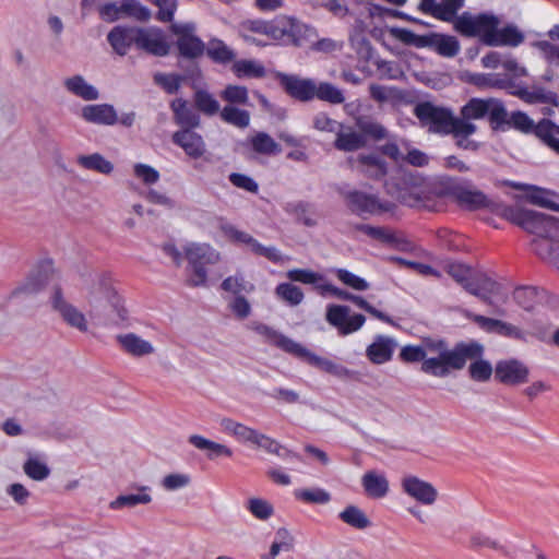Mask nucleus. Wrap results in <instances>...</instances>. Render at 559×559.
Listing matches in <instances>:
<instances>
[{
  "mask_svg": "<svg viewBox=\"0 0 559 559\" xmlns=\"http://www.w3.org/2000/svg\"><path fill=\"white\" fill-rule=\"evenodd\" d=\"M219 229L228 240L246 246L253 254L264 257L272 262L283 261V255L277 248L263 246L251 235L237 229L234 225L222 223Z\"/></svg>",
  "mask_w": 559,
  "mask_h": 559,
  "instance_id": "nucleus-8",
  "label": "nucleus"
},
{
  "mask_svg": "<svg viewBox=\"0 0 559 559\" xmlns=\"http://www.w3.org/2000/svg\"><path fill=\"white\" fill-rule=\"evenodd\" d=\"M49 305L51 310L69 328L78 330L81 333H87L90 331V322L85 313L68 300L61 287H52L49 296Z\"/></svg>",
  "mask_w": 559,
  "mask_h": 559,
  "instance_id": "nucleus-5",
  "label": "nucleus"
},
{
  "mask_svg": "<svg viewBox=\"0 0 559 559\" xmlns=\"http://www.w3.org/2000/svg\"><path fill=\"white\" fill-rule=\"evenodd\" d=\"M231 71L239 79H259L265 75V68L259 61L252 59L235 61Z\"/></svg>",
  "mask_w": 559,
  "mask_h": 559,
  "instance_id": "nucleus-35",
  "label": "nucleus"
},
{
  "mask_svg": "<svg viewBox=\"0 0 559 559\" xmlns=\"http://www.w3.org/2000/svg\"><path fill=\"white\" fill-rule=\"evenodd\" d=\"M171 141L181 147L187 156L193 159L201 158L206 152V144L203 136L193 129H179L171 135Z\"/></svg>",
  "mask_w": 559,
  "mask_h": 559,
  "instance_id": "nucleus-19",
  "label": "nucleus"
},
{
  "mask_svg": "<svg viewBox=\"0 0 559 559\" xmlns=\"http://www.w3.org/2000/svg\"><path fill=\"white\" fill-rule=\"evenodd\" d=\"M188 261L187 284L191 287H204L207 284L206 265L217 264L222 254L214 247L205 242H191L183 249Z\"/></svg>",
  "mask_w": 559,
  "mask_h": 559,
  "instance_id": "nucleus-4",
  "label": "nucleus"
},
{
  "mask_svg": "<svg viewBox=\"0 0 559 559\" xmlns=\"http://www.w3.org/2000/svg\"><path fill=\"white\" fill-rule=\"evenodd\" d=\"M512 94L530 104L545 103L558 106L557 96L539 87H533L532 90L520 87L512 92Z\"/></svg>",
  "mask_w": 559,
  "mask_h": 559,
  "instance_id": "nucleus-38",
  "label": "nucleus"
},
{
  "mask_svg": "<svg viewBox=\"0 0 559 559\" xmlns=\"http://www.w3.org/2000/svg\"><path fill=\"white\" fill-rule=\"evenodd\" d=\"M170 108L174 112L175 122L180 126V129L190 128L194 129L200 126V117L188 103L182 98H175L170 103Z\"/></svg>",
  "mask_w": 559,
  "mask_h": 559,
  "instance_id": "nucleus-30",
  "label": "nucleus"
},
{
  "mask_svg": "<svg viewBox=\"0 0 559 559\" xmlns=\"http://www.w3.org/2000/svg\"><path fill=\"white\" fill-rule=\"evenodd\" d=\"M305 25L293 17L283 16V41L286 44L299 45Z\"/></svg>",
  "mask_w": 559,
  "mask_h": 559,
  "instance_id": "nucleus-53",
  "label": "nucleus"
},
{
  "mask_svg": "<svg viewBox=\"0 0 559 559\" xmlns=\"http://www.w3.org/2000/svg\"><path fill=\"white\" fill-rule=\"evenodd\" d=\"M361 484L366 495L370 498L381 499L389 492V480L384 474L369 471L361 477Z\"/></svg>",
  "mask_w": 559,
  "mask_h": 559,
  "instance_id": "nucleus-29",
  "label": "nucleus"
},
{
  "mask_svg": "<svg viewBox=\"0 0 559 559\" xmlns=\"http://www.w3.org/2000/svg\"><path fill=\"white\" fill-rule=\"evenodd\" d=\"M401 488L404 493L424 506H432L439 497L437 488L415 475H405L401 479Z\"/></svg>",
  "mask_w": 559,
  "mask_h": 559,
  "instance_id": "nucleus-11",
  "label": "nucleus"
},
{
  "mask_svg": "<svg viewBox=\"0 0 559 559\" xmlns=\"http://www.w3.org/2000/svg\"><path fill=\"white\" fill-rule=\"evenodd\" d=\"M120 9H122V16L133 17L138 21H147L151 17L150 10L138 0H122Z\"/></svg>",
  "mask_w": 559,
  "mask_h": 559,
  "instance_id": "nucleus-58",
  "label": "nucleus"
},
{
  "mask_svg": "<svg viewBox=\"0 0 559 559\" xmlns=\"http://www.w3.org/2000/svg\"><path fill=\"white\" fill-rule=\"evenodd\" d=\"M334 146L338 151L354 152L366 146L367 139L364 134L352 128H344L341 124L338 132L335 134Z\"/></svg>",
  "mask_w": 559,
  "mask_h": 559,
  "instance_id": "nucleus-28",
  "label": "nucleus"
},
{
  "mask_svg": "<svg viewBox=\"0 0 559 559\" xmlns=\"http://www.w3.org/2000/svg\"><path fill=\"white\" fill-rule=\"evenodd\" d=\"M297 499L307 503L326 504L331 501V495L322 488H305L295 492Z\"/></svg>",
  "mask_w": 559,
  "mask_h": 559,
  "instance_id": "nucleus-57",
  "label": "nucleus"
},
{
  "mask_svg": "<svg viewBox=\"0 0 559 559\" xmlns=\"http://www.w3.org/2000/svg\"><path fill=\"white\" fill-rule=\"evenodd\" d=\"M325 320L337 329L341 335H348L358 331L364 325L366 318L360 313L352 314L348 306L329 305Z\"/></svg>",
  "mask_w": 559,
  "mask_h": 559,
  "instance_id": "nucleus-9",
  "label": "nucleus"
},
{
  "mask_svg": "<svg viewBox=\"0 0 559 559\" xmlns=\"http://www.w3.org/2000/svg\"><path fill=\"white\" fill-rule=\"evenodd\" d=\"M508 123L521 132L536 134L537 123L522 111L512 112Z\"/></svg>",
  "mask_w": 559,
  "mask_h": 559,
  "instance_id": "nucleus-62",
  "label": "nucleus"
},
{
  "mask_svg": "<svg viewBox=\"0 0 559 559\" xmlns=\"http://www.w3.org/2000/svg\"><path fill=\"white\" fill-rule=\"evenodd\" d=\"M530 369L518 359H504L496 364L495 377L506 385H520L527 382Z\"/></svg>",
  "mask_w": 559,
  "mask_h": 559,
  "instance_id": "nucleus-14",
  "label": "nucleus"
},
{
  "mask_svg": "<svg viewBox=\"0 0 559 559\" xmlns=\"http://www.w3.org/2000/svg\"><path fill=\"white\" fill-rule=\"evenodd\" d=\"M193 100L197 109L205 116H215L221 111L218 100L207 91L198 90L193 95Z\"/></svg>",
  "mask_w": 559,
  "mask_h": 559,
  "instance_id": "nucleus-43",
  "label": "nucleus"
},
{
  "mask_svg": "<svg viewBox=\"0 0 559 559\" xmlns=\"http://www.w3.org/2000/svg\"><path fill=\"white\" fill-rule=\"evenodd\" d=\"M347 207L357 215H376L383 212L385 209L373 194L364 193L360 191H347L344 194Z\"/></svg>",
  "mask_w": 559,
  "mask_h": 559,
  "instance_id": "nucleus-18",
  "label": "nucleus"
},
{
  "mask_svg": "<svg viewBox=\"0 0 559 559\" xmlns=\"http://www.w3.org/2000/svg\"><path fill=\"white\" fill-rule=\"evenodd\" d=\"M338 518L345 524L356 530H366L372 524L367 514L354 504L347 506L342 512H340Z\"/></svg>",
  "mask_w": 559,
  "mask_h": 559,
  "instance_id": "nucleus-37",
  "label": "nucleus"
},
{
  "mask_svg": "<svg viewBox=\"0 0 559 559\" xmlns=\"http://www.w3.org/2000/svg\"><path fill=\"white\" fill-rule=\"evenodd\" d=\"M116 341L122 352L133 358H144L156 353V346L150 340L134 332L118 334Z\"/></svg>",
  "mask_w": 559,
  "mask_h": 559,
  "instance_id": "nucleus-16",
  "label": "nucleus"
},
{
  "mask_svg": "<svg viewBox=\"0 0 559 559\" xmlns=\"http://www.w3.org/2000/svg\"><path fill=\"white\" fill-rule=\"evenodd\" d=\"M469 547L475 550L488 548L496 550L506 557L511 556V552L506 545L501 544L498 539L493 538L492 536L481 532H477L471 535Z\"/></svg>",
  "mask_w": 559,
  "mask_h": 559,
  "instance_id": "nucleus-36",
  "label": "nucleus"
},
{
  "mask_svg": "<svg viewBox=\"0 0 559 559\" xmlns=\"http://www.w3.org/2000/svg\"><path fill=\"white\" fill-rule=\"evenodd\" d=\"M136 489V493L119 495L115 500L110 501L109 508L111 510H121L124 508L132 509L139 504H150L153 500L150 487L139 486Z\"/></svg>",
  "mask_w": 559,
  "mask_h": 559,
  "instance_id": "nucleus-31",
  "label": "nucleus"
},
{
  "mask_svg": "<svg viewBox=\"0 0 559 559\" xmlns=\"http://www.w3.org/2000/svg\"><path fill=\"white\" fill-rule=\"evenodd\" d=\"M249 328L260 335L264 342L278 347L280 349L308 362L309 365L319 368L320 370L330 373L341 380L353 379L355 372L349 370L343 365L336 364L330 359L317 356L300 343L285 336L273 328L261 323L251 322Z\"/></svg>",
  "mask_w": 559,
  "mask_h": 559,
  "instance_id": "nucleus-3",
  "label": "nucleus"
},
{
  "mask_svg": "<svg viewBox=\"0 0 559 559\" xmlns=\"http://www.w3.org/2000/svg\"><path fill=\"white\" fill-rule=\"evenodd\" d=\"M248 509L257 519L262 521L270 519L274 513L273 506L260 498L250 499L248 501Z\"/></svg>",
  "mask_w": 559,
  "mask_h": 559,
  "instance_id": "nucleus-64",
  "label": "nucleus"
},
{
  "mask_svg": "<svg viewBox=\"0 0 559 559\" xmlns=\"http://www.w3.org/2000/svg\"><path fill=\"white\" fill-rule=\"evenodd\" d=\"M502 214L508 221L533 234L534 251L559 267V218L520 206H508Z\"/></svg>",
  "mask_w": 559,
  "mask_h": 559,
  "instance_id": "nucleus-1",
  "label": "nucleus"
},
{
  "mask_svg": "<svg viewBox=\"0 0 559 559\" xmlns=\"http://www.w3.org/2000/svg\"><path fill=\"white\" fill-rule=\"evenodd\" d=\"M66 91L85 102H93L99 98V91L81 74H75L63 80Z\"/></svg>",
  "mask_w": 559,
  "mask_h": 559,
  "instance_id": "nucleus-27",
  "label": "nucleus"
},
{
  "mask_svg": "<svg viewBox=\"0 0 559 559\" xmlns=\"http://www.w3.org/2000/svg\"><path fill=\"white\" fill-rule=\"evenodd\" d=\"M535 135L559 155V126L549 119H542L537 123Z\"/></svg>",
  "mask_w": 559,
  "mask_h": 559,
  "instance_id": "nucleus-34",
  "label": "nucleus"
},
{
  "mask_svg": "<svg viewBox=\"0 0 559 559\" xmlns=\"http://www.w3.org/2000/svg\"><path fill=\"white\" fill-rule=\"evenodd\" d=\"M481 355L483 353L477 358L471 359L468 374L474 381L487 382L491 378L493 369L489 361L480 358Z\"/></svg>",
  "mask_w": 559,
  "mask_h": 559,
  "instance_id": "nucleus-50",
  "label": "nucleus"
},
{
  "mask_svg": "<svg viewBox=\"0 0 559 559\" xmlns=\"http://www.w3.org/2000/svg\"><path fill=\"white\" fill-rule=\"evenodd\" d=\"M511 186L518 190H526L525 198L530 203L559 212V204L556 202L558 195L555 192L524 183H512Z\"/></svg>",
  "mask_w": 559,
  "mask_h": 559,
  "instance_id": "nucleus-25",
  "label": "nucleus"
},
{
  "mask_svg": "<svg viewBox=\"0 0 559 559\" xmlns=\"http://www.w3.org/2000/svg\"><path fill=\"white\" fill-rule=\"evenodd\" d=\"M314 97L331 104H342L345 100L343 92L328 82L316 84Z\"/></svg>",
  "mask_w": 559,
  "mask_h": 559,
  "instance_id": "nucleus-56",
  "label": "nucleus"
},
{
  "mask_svg": "<svg viewBox=\"0 0 559 559\" xmlns=\"http://www.w3.org/2000/svg\"><path fill=\"white\" fill-rule=\"evenodd\" d=\"M277 79L292 97L301 102L314 98L317 83L313 80L283 73L277 74Z\"/></svg>",
  "mask_w": 559,
  "mask_h": 559,
  "instance_id": "nucleus-20",
  "label": "nucleus"
},
{
  "mask_svg": "<svg viewBox=\"0 0 559 559\" xmlns=\"http://www.w3.org/2000/svg\"><path fill=\"white\" fill-rule=\"evenodd\" d=\"M415 115L429 131L456 136V119L452 111L431 103H420L415 107Z\"/></svg>",
  "mask_w": 559,
  "mask_h": 559,
  "instance_id": "nucleus-6",
  "label": "nucleus"
},
{
  "mask_svg": "<svg viewBox=\"0 0 559 559\" xmlns=\"http://www.w3.org/2000/svg\"><path fill=\"white\" fill-rule=\"evenodd\" d=\"M356 124L360 133L365 136L368 135L374 140H382L388 138L386 129L381 123L372 119L360 117L357 119Z\"/></svg>",
  "mask_w": 559,
  "mask_h": 559,
  "instance_id": "nucleus-52",
  "label": "nucleus"
},
{
  "mask_svg": "<svg viewBox=\"0 0 559 559\" xmlns=\"http://www.w3.org/2000/svg\"><path fill=\"white\" fill-rule=\"evenodd\" d=\"M397 346L394 338L383 335L376 336L374 341L367 347L366 356L376 365L385 364L391 360Z\"/></svg>",
  "mask_w": 559,
  "mask_h": 559,
  "instance_id": "nucleus-24",
  "label": "nucleus"
},
{
  "mask_svg": "<svg viewBox=\"0 0 559 559\" xmlns=\"http://www.w3.org/2000/svg\"><path fill=\"white\" fill-rule=\"evenodd\" d=\"M219 426L227 436L242 444H251L257 448L261 444L264 433L229 417L219 420Z\"/></svg>",
  "mask_w": 559,
  "mask_h": 559,
  "instance_id": "nucleus-15",
  "label": "nucleus"
},
{
  "mask_svg": "<svg viewBox=\"0 0 559 559\" xmlns=\"http://www.w3.org/2000/svg\"><path fill=\"white\" fill-rule=\"evenodd\" d=\"M284 210L287 214L293 215L297 222L307 227H314L318 225V215L313 207L307 202H288L285 204Z\"/></svg>",
  "mask_w": 559,
  "mask_h": 559,
  "instance_id": "nucleus-32",
  "label": "nucleus"
},
{
  "mask_svg": "<svg viewBox=\"0 0 559 559\" xmlns=\"http://www.w3.org/2000/svg\"><path fill=\"white\" fill-rule=\"evenodd\" d=\"M495 40H491L492 47L511 46L516 47L524 40V35L514 25H508L502 28L498 26Z\"/></svg>",
  "mask_w": 559,
  "mask_h": 559,
  "instance_id": "nucleus-40",
  "label": "nucleus"
},
{
  "mask_svg": "<svg viewBox=\"0 0 559 559\" xmlns=\"http://www.w3.org/2000/svg\"><path fill=\"white\" fill-rule=\"evenodd\" d=\"M221 98L228 103V105H247L249 94L246 86L229 84L219 94Z\"/></svg>",
  "mask_w": 559,
  "mask_h": 559,
  "instance_id": "nucleus-55",
  "label": "nucleus"
},
{
  "mask_svg": "<svg viewBox=\"0 0 559 559\" xmlns=\"http://www.w3.org/2000/svg\"><path fill=\"white\" fill-rule=\"evenodd\" d=\"M207 56L215 62L227 63L235 59L236 53L222 40L213 39L206 48Z\"/></svg>",
  "mask_w": 559,
  "mask_h": 559,
  "instance_id": "nucleus-48",
  "label": "nucleus"
},
{
  "mask_svg": "<svg viewBox=\"0 0 559 559\" xmlns=\"http://www.w3.org/2000/svg\"><path fill=\"white\" fill-rule=\"evenodd\" d=\"M389 33L395 39L417 48L426 47L429 45V37L417 35L406 28L391 27Z\"/></svg>",
  "mask_w": 559,
  "mask_h": 559,
  "instance_id": "nucleus-49",
  "label": "nucleus"
},
{
  "mask_svg": "<svg viewBox=\"0 0 559 559\" xmlns=\"http://www.w3.org/2000/svg\"><path fill=\"white\" fill-rule=\"evenodd\" d=\"M136 47L157 57L167 56L170 50L165 33L157 27H138Z\"/></svg>",
  "mask_w": 559,
  "mask_h": 559,
  "instance_id": "nucleus-13",
  "label": "nucleus"
},
{
  "mask_svg": "<svg viewBox=\"0 0 559 559\" xmlns=\"http://www.w3.org/2000/svg\"><path fill=\"white\" fill-rule=\"evenodd\" d=\"M107 39L119 56H124L131 45L136 46L138 27L116 26L109 32Z\"/></svg>",
  "mask_w": 559,
  "mask_h": 559,
  "instance_id": "nucleus-26",
  "label": "nucleus"
},
{
  "mask_svg": "<svg viewBox=\"0 0 559 559\" xmlns=\"http://www.w3.org/2000/svg\"><path fill=\"white\" fill-rule=\"evenodd\" d=\"M450 194L463 207L478 210L489 205L487 197L472 183H455L450 188Z\"/></svg>",
  "mask_w": 559,
  "mask_h": 559,
  "instance_id": "nucleus-17",
  "label": "nucleus"
},
{
  "mask_svg": "<svg viewBox=\"0 0 559 559\" xmlns=\"http://www.w3.org/2000/svg\"><path fill=\"white\" fill-rule=\"evenodd\" d=\"M191 484V477L185 473H171L163 477L160 486L166 491H175L188 487Z\"/></svg>",
  "mask_w": 559,
  "mask_h": 559,
  "instance_id": "nucleus-61",
  "label": "nucleus"
},
{
  "mask_svg": "<svg viewBox=\"0 0 559 559\" xmlns=\"http://www.w3.org/2000/svg\"><path fill=\"white\" fill-rule=\"evenodd\" d=\"M295 545L293 534L286 527H280L275 533L270 554L264 559H275L281 551H292Z\"/></svg>",
  "mask_w": 559,
  "mask_h": 559,
  "instance_id": "nucleus-42",
  "label": "nucleus"
},
{
  "mask_svg": "<svg viewBox=\"0 0 559 559\" xmlns=\"http://www.w3.org/2000/svg\"><path fill=\"white\" fill-rule=\"evenodd\" d=\"M447 273L457 283L460 284L465 290L468 289L472 280L475 275V271L469 269L468 266L456 263V262H450L444 266Z\"/></svg>",
  "mask_w": 559,
  "mask_h": 559,
  "instance_id": "nucleus-47",
  "label": "nucleus"
},
{
  "mask_svg": "<svg viewBox=\"0 0 559 559\" xmlns=\"http://www.w3.org/2000/svg\"><path fill=\"white\" fill-rule=\"evenodd\" d=\"M357 162L361 173L370 178L380 179L386 175L385 162L374 155H359Z\"/></svg>",
  "mask_w": 559,
  "mask_h": 559,
  "instance_id": "nucleus-39",
  "label": "nucleus"
},
{
  "mask_svg": "<svg viewBox=\"0 0 559 559\" xmlns=\"http://www.w3.org/2000/svg\"><path fill=\"white\" fill-rule=\"evenodd\" d=\"M483 350V346L475 342L462 343L449 349L441 340L426 338L421 371L433 377H447L451 370H461L467 359L477 358Z\"/></svg>",
  "mask_w": 559,
  "mask_h": 559,
  "instance_id": "nucleus-2",
  "label": "nucleus"
},
{
  "mask_svg": "<svg viewBox=\"0 0 559 559\" xmlns=\"http://www.w3.org/2000/svg\"><path fill=\"white\" fill-rule=\"evenodd\" d=\"M513 298L520 307L530 311L536 304L537 293L534 287H519L514 290Z\"/></svg>",
  "mask_w": 559,
  "mask_h": 559,
  "instance_id": "nucleus-63",
  "label": "nucleus"
},
{
  "mask_svg": "<svg viewBox=\"0 0 559 559\" xmlns=\"http://www.w3.org/2000/svg\"><path fill=\"white\" fill-rule=\"evenodd\" d=\"M432 46L438 53L444 57H454L459 50V41L452 36L433 35L429 37V45Z\"/></svg>",
  "mask_w": 559,
  "mask_h": 559,
  "instance_id": "nucleus-45",
  "label": "nucleus"
},
{
  "mask_svg": "<svg viewBox=\"0 0 559 559\" xmlns=\"http://www.w3.org/2000/svg\"><path fill=\"white\" fill-rule=\"evenodd\" d=\"M250 142L252 148L260 154L272 155L281 152L280 145L264 132L257 133Z\"/></svg>",
  "mask_w": 559,
  "mask_h": 559,
  "instance_id": "nucleus-54",
  "label": "nucleus"
},
{
  "mask_svg": "<svg viewBox=\"0 0 559 559\" xmlns=\"http://www.w3.org/2000/svg\"><path fill=\"white\" fill-rule=\"evenodd\" d=\"M80 117L87 123L114 126L118 121L116 109L110 104H92L81 108Z\"/></svg>",
  "mask_w": 559,
  "mask_h": 559,
  "instance_id": "nucleus-22",
  "label": "nucleus"
},
{
  "mask_svg": "<svg viewBox=\"0 0 559 559\" xmlns=\"http://www.w3.org/2000/svg\"><path fill=\"white\" fill-rule=\"evenodd\" d=\"M276 295L292 306L299 305L304 299V293L295 285L283 283L275 289Z\"/></svg>",
  "mask_w": 559,
  "mask_h": 559,
  "instance_id": "nucleus-59",
  "label": "nucleus"
},
{
  "mask_svg": "<svg viewBox=\"0 0 559 559\" xmlns=\"http://www.w3.org/2000/svg\"><path fill=\"white\" fill-rule=\"evenodd\" d=\"M500 26V20L492 14L462 15L455 21V28L466 36H478L487 46H491L496 32Z\"/></svg>",
  "mask_w": 559,
  "mask_h": 559,
  "instance_id": "nucleus-7",
  "label": "nucleus"
},
{
  "mask_svg": "<svg viewBox=\"0 0 559 559\" xmlns=\"http://www.w3.org/2000/svg\"><path fill=\"white\" fill-rule=\"evenodd\" d=\"M486 116V99L472 98L461 108L460 117L456 119V136H469L477 130L473 120L481 119Z\"/></svg>",
  "mask_w": 559,
  "mask_h": 559,
  "instance_id": "nucleus-12",
  "label": "nucleus"
},
{
  "mask_svg": "<svg viewBox=\"0 0 559 559\" xmlns=\"http://www.w3.org/2000/svg\"><path fill=\"white\" fill-rule=\"evenodd\" d=\"M83 285L92 306L97 305L102 298L115 297V292L110 287L108 278L102 273H90L84 278Z\"/></svg>",
  "mask_w": 559,
  "mask_h": 559,
  "instance_id": "nucleus-23",
  "label": "nucleus"
},
{
  "mask_svg": "<svg viewBox=\"0 0 559 559\" xmlns=\"http://www.w3.org/2000/svg\"><path fill=\"white\" fill-rule=\"evenodd\" d=\"M23 472L36 481H43L50 475V468L37 455H28L23 464Z\"/></svg>",
  "mask_w": 559,
  "mask_h": 559,
  "instance_id": "nucleus-44",
  "label": "nucleus"
},
{
  "mask_svg": "<svg viewBox=\"0 0 559 559\" xmlns=\"http://www.w3.org/2000/svg\"><path fill=\"white\" fill-rule=\"evenodd\" d=\"M221 119L234 127L245 129L250 123V114L233 105H226L219 111Z\"/></svg>",
  "mask_w": 559,
  "mask_h": 559,
  "instance_id": "nucleus-41",
  "label": "nucleus"
},
{
  "mask_svg": "<svg viewBox=\"0 0 559 559\" xmlns=\"http://www.w3.org/2000/svg\"><path fill=\"white\" fill-rule=\"evenodd\" d=\"M467 292L492 306L493 297H504L502 286L484 273L476 272Z\"/></svg>",
  "mask_w": 559,
  "mask_h": 559,
  "instance_id": "nucleus-21",
  "label": "nucleus"
},
{
  "mask_svg": "<svg viewBox=\"0 0 559 559\" xmlns=\"http://www.w3.org/2000/svg\"><path fill=\"white\" fill-rule=\"evenodd\" d=\"M133 174L135 178H138L145 186L155 185L160 178L157 169L142 163H136L133 165Z\"/></svg>",
  "mask_w": 559,
  "mask_h": 559,
  "instance_id": "nucleus-60",
  "label": "nucleus"
},
{
  "mask_svg": "<svg viewBox=\"0 0 559 559\" xmlns=\"http://www.w3.org/2000/svg\"><path fill=\"white\" fill-rule=\"evenodd\" d=\"M183 81L185 76L178 73L156 72L153 75V82L167 94H176Z\"/></svg>",
  "mask_w": 559,
  "mask_h": 559,
  "instance_id": "nucleus-46",
  "label": "nucleus"
},
{
  "mask_svg": "<svg viewBox=\"0 0 559 559\" xmlns=\"http://www.w3.org/2000/svg\"><path fill=\"white\" fill-rule=\"evenodd\" d=\"M76 164L86 170L96 171L102 175H110L114 171V164L99 153L79 155Z\"/></svg>",
  "mask_w": 559,
  "mask_h": 559,
  "instance_id": "nucleus-33",
  "label": "nucleus"
},
{
  "mask_svg": "<svg viewBox=\"0 0 559 559\" xmlns=\"http://www.w3.org/2000/svg\"><path fill=\"white\" fill-rule=\"evenodd\" d=\"M171 32L177 36V47L181 56L186 58H198L205 50L204 43L195 35L193 23L173 24Z\"/></svg>",
  "mask_w": 559,
  "mask_h": 559,
  "instance_id": "nucleus-10",
  "label": "nucleus"
},
{
  "mask_svg": "<svg viewBox=\"0 0 559 559\" xmlns=\"http://www.w3.org/2000/svg\"><path fill=\"white\" fill-rule=\"evenodd\" d=\"M221 287L223 290L231 293L235 296H241V293H251L254 289L253 284L247 282L241 273L225 278Z\"/></svg>",
  "mask_w": 559,
  "mask_h": 559,
  "instance_id": "nucleus-51",
  "label": "nucleus"
}]
</instances>
